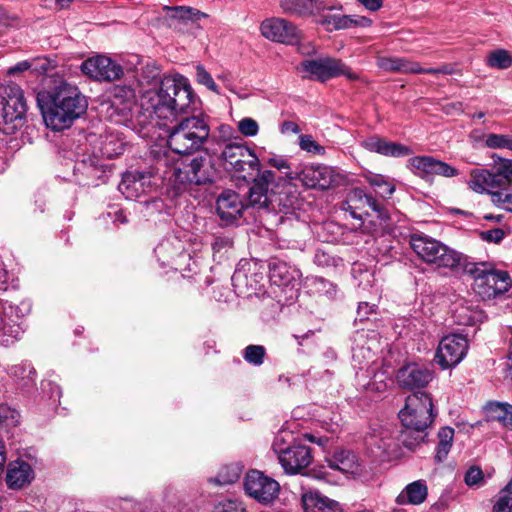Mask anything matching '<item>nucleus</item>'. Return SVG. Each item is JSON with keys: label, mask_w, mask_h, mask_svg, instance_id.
Masks as SVG:
<instances>
[{"label": "nucleus", "mask_w": 512, "mask_h": 512, "mask_svg": "<svg viewBox=\"0 0 512 512\" xmlns=\"http://www.w3.org/2000/svg\"><path fill=\"white\" fill-rule=\"evenodd\" d=\"M138 85L142 87L139 106L135 88L130 85L114 86L112 106L121 115L129 116L126 125L142 137L148 135L149 126L161 125L156 119H174L197 104L188 79L180 74L161 78L158 69L147 67Z\"/></svg>", "instance_id": "obj_1"}, {"label": "nucleus", "mask_w": 512, "mask_h": 512, "mask_svg": "<svg viewBox=\"0 0 512 512\" xmlns=\"http://www.w3.org/2000/svg\"><path fill=\"white\" fill-rule=\"evenodd\" d=\"M47 127L54 131L69 128L87 110L88 102L77 86L61 82L50 91L46 99L38 98Z\"/></svg>", "instance_id": "obj_2"}, {"label": "nucleus", "mask_w": 512, "mask_h": 512, "mask_svg": "<svg viewBox=\"0 0 512 512\" xmlns=\"http://www.w3.org/2000/svg\"><path fill=\"white\" fill-rule=\"evenodd\" d=\"M197 104L190 112L194 113L199 109L200 100L195 95ZM184 113H179L174 119H166L175 122L174 125L167 128V145L169 149L178 155H187L199 150L208 140L210 127L203 115H191L181 117Z\"/></svg>", "instance_id": "obj_3"}, {"label": "nucleus", "mask_w": 512, "mask_h": 512, "mask_svg": "<svg viewBox=\"0 0 512 512\" xmlns=\"http://www.w3.org/2000/svg\"><path fill=\"white\" fill-rule=\"evenodd\" d=\"M435 414L431 397L425 392H416L406 398L405 407L399 412L404 427L401 441L408 449H414L426 437V429L432 424Z\"/></svg>", "instance_id": "obj_4"}, {"label": "nucleus", "mask_w": 512, "mask_h": 512, "mask_svg": "<svg viewBox=\"0 0 512 512\" xmlns=\"http://www.w3.org/2000/svg\"><path fill=\"white\" fill-rule=\"evenodd\" d=\"M412 250L425 263L459 273L466 256L425 234H413L409 240Z\"/></svg>", "instance_id": "obj_5"}, {"label": "nucleus", "mask_w": 512, "mask_h": 512, "mask_svg": "<svg viewBox=\"0 0 512 512\" xmlns=\"http://www.w3.org/2000/svg\"><path fill=\"white\" fill-rule=\"evenodd\" d=\"M22 89L16 84L0 87V129L12 134L22 126L26 113Z\"/></svg>", "instance_id": "obj_6"}, {"label": "nucleus", "mask_w": 512, "mask_h": 512, "mask_svg": "<svg viewBox=\"0 0 512 512\" xmlns=\"http://www.w3.org/2000/svg\"><path fill=\"white\" fill-rule=\"evenodd\" d=\"M220 159L225 170L245 180L252 179L259 172L258 157L244 143H226L221 150Z\"/></svg>", "instance_id": "obj_7"}, {"label": "nucleus", "mask_w": 512, "mask_h": 512, "mask_svg": "<svg viewBox=\"0 0 512 512\" xmlns=\"http://www.w3.org/2000/svg\"><path fill=\"white\" fill-rule=\"evenodd\" d=\"M460 272L474 275V290L482 298H492L503 294L511 287V279L507 272L478 267L466 261L460 268Z\"/></svg>", "instance_id": "obj_8"}, {"label": "nucleus", "mask_w": 512, "mask_h": 512, "mask_svg": "<svg viewBox=\"0 0 512 512\" xmlns=\"http://www.w3.org/2000/svg\"><path fill=\"white\" fill-rule=\"evenodd\" d=\"M171 178L181 184L203 185L211 183L216 175L212 158L205 154L194 157L186 165H175L170 169Z\"/></svg>", "instance_id": "obj_9"}, {"label": "nucleus", "mask_w": 512, "mask_h": 512, "mask_svg": "<svg viewBox=\"0 0 512 512\" xmlns=\"http://www.w3.org/2000/svg\"><path fill=\"white\" fill-rule=\"evenodd\" d=\"M272 447L287 474L300 473L312 461L311 449L305 444L294 443L284 447L281 439L277 437Z\"/></svg>", "instance_id": "obj_10"}, {"label": "nucleus", "mask_w": 512, "mask_h": 512, "mask_svg": "<svg viewBox=\"0 0 512 512\" xmlns=\"http://www.w3.org/2000/svg\"><path fill=\"white\" fill-rule=\"evenodd\" d=\"M301 68L310 79L322 82L340 75L350 81L359 79V75L350 70L342 61L330 57L305 60L301 63Z\"/></svg>", "instance_id": "obj_11"}, {"label": "nucleus", "mask_w": 512, "mask_h": 512, "mask_svg": "<svg viewBox=\"0 0 512 512\" xmlns=\"http://www.w3.org/2000/svg\"><path fill=\"white\" fill-rule=\"evenodd\" d=\"M245 492L260 503H271L279 494V483L260 471L252 470L246 474Z\"/></svg>", "instance_id": "obj_12"}, {"label": "nucleus", "mask_w": 512, "mask_h": 512, "mask_svg": "<svg viewBox=\"0 0 512 512\" xmlns=\"http://www.w3.org/2000/svg\"><path fill=\"white\" fill-rule=\"evenodd\" d=\"M468 340L462 334H449L438 345L436 358L442 368L458 365L466 356Z\"/></svg>", "instance_id": "obj_13"}, {"label": "nucleus", "mask_w": 512, "mask_h": 512, "mask_svg": "<svg viewBox=\"0 0 512 512\" xmlns=\"http://www.w3.org/2000/svg\"><path fill=\"white\" fill-rule=\"evenodd\" d=\"M263 37L270 41L283 44H297L301 38V32L291 22L283 18H269L264 20L260 26Z\"/></svg>", "instance_id": "obj_14"}, {"label": "nucleus", "mask_w": 512, "mask_h": 512, "mask_svg": "<svg viewBox=\"0 0 512 512\" xmlns=\"http://www.w3.org/2000/svg\"><path fill=\"white\" fill-rule=\"evenodd\" d=\"M408 167L416 175L430 180L439 175L451 178L458 175V170L446 162L431 156H415L408 160Z\"/></svg>", "instance_id": "obj_15"}, {"label": "nucleus", "mask_w": 512, "mask_h": 512, "mask_svg": "<svg viewBox=\"0 0 512 512\" xmlns=\"http://www.w3.org/2000/svg\"><path fill=\"white\" fill-rule=\"evenodd\" d=\"M81 70L97 81H114L123 75V68L119 64L102 55L85 60L81 65Z\"/></svg>", "instance_id": "obj_16"}, {"label": "nucleus", "mask_w": 512, "mask_h": 512, "mask_svg": "<svg viewBox=\"0 0 512 512\" xmlns=\"http://www.w3.org/2000/svg\"><path fill=\"white\" fill-rule=\"evenodd\" d=\"M291 180H300L307 188L327 189L332 183V171L327 166L305 165L300 171L288 172Z\"/></svg>", "instance_id": "obj_17"}, {"label": "nucleus", "mask_w": 512, "mask_h": 512, "mask_svg": "<svg viewBox=\"0 0 512 512\" xmlns=\"http://www.w3.org/2000/svg\"><path fill=\"white\" fill-rule=\"evenodd\" d=\"M244 208L239 194L231 190L223 191L216 201L217 213L220 219L227 224L239 219Z\"/></svg>", "instance_id": "obj_18"}, {"label": "nucleus", "mask_w": 512, "mask_h": 512, "mask_svg": "<svg viewBox=\"0 0 512 512\" xmlns=\"http://www.w3.org/2000/svg\"><path fill=\"white\" fill-rule=\"evenodd\" d=\"M163 10L167 13L166 25L175 30H183L189 22L198 23L202 18L208 17L207 14L186 6H164Z\"/></svg>", "instance_id": "obj_19"}, {"label": "nucleus", "mask_w": 512, "mask_h": 512, "mask_svg": "<svg viewBox=\"0 0 512 512\" xmlns=\"http://www.w3.org/2000/svg\"><path fill=\"white\" fill-rule=\"evenodd\" d=\"M396 378L401 387L414 389L427 385L432 379V374L417 364H408L398 370Z\"/></svg>", "instance_id": "obj_20"}, {"label": "nucleus", "mask_w": 512, "mask_h": 512, "mask_svg": "<svg viewBox=\"0 0 512 512\" xmlns=\"http://www.w3.org/2000/svg\"><path fill=\"white\" fill-rule=\"evenodd\" d=\"M275 174L266 170L263 171L258 178L254 180L248 196V205L255 209H266L269 203L268 189L273 183Z\"/></svg>", "instance_id": "obj_21"}, {"label": "nucleus", "mask_w": 512, "mask_h": 512, "mask_svg": "<svg viewBox=\"0 0 512 512\" xmlns=\"http://www.w3.org/2000/svg\"><path fill=\"white\" fill-rule=\"evenodd\" d=\"M304 512H343L341 504L318 491H307L301 497Z\"/></svg>", "instance_id": "obj_22"}, {"label": "nucleus", "mask_w": 512, "mask_h": 512, "mask_svg": "<svg viewBox=\"0 0 512 512\" xmlns=\"http://www.w3.org/2000/svg\"><path fill=\"white\" fill-rule=\"evenodd\" d=\"M280 7L285 13L299 16L316 15L332 9L326 4V0H281Z\"/></svg>", "instance_id": "obj_23"}, {"label": "nucleus", "mask_w": 512, "mask_h": 512, "mask_svg": "<svg viewBox=\"0 0 512 512\" xmlns=\"http://www.w3.org/2000/svg\"><path fill=\"white\" fill-rule=\"evenodd\" d=\"M361 146L370 152L384 156L402 157L410 154V149L402 144L390 142L379 136H371L361 142Z\"/></svg>", "instance_id": "obj_24"}, {"label": "nucleus", "mask_w": 512, "mask_h": 512, "mask_svg": "<svg viewBox=\"0 0 512 512\" xmlns=\"http://www.w3.org/2000/svg\"><path fill=\"white\" fill-rule=\"evenodd\" d=\"M34 478V471L25 461H14L9 464L6 474V483L10 489H21Z\"/></svg>", "instance_id": "obj_25"}, {"label": "nucleus", "mask_w": 512, "mask_h": 512, "mask_svg": "<svg viewBox=\"0 0 512 512\" xmlns=\"http://www.w3.org/2000/svg\"><path fill=\"white\" fill-rule=\"evenodd\" d=\"M106 166L102 160H89V167H85V161H76L74 165V174L79 177V182L83 185H98V180L105 177Z\"/></svg>", "instance_id": "obj_26"}, {"label": "nucleus", "mask_w": 512, "mask_h": 512, "mask_svg": "<svg viewBox=\"0 0 512 512\" xmlns=\"http://www.w3.org/2000/svg\"><path fill=\"white\" fill-rule=\"evenodd\" d=\"M301 275L298 268L284 261L274 260L270 263V280L277 286L293 285L300 279Z\"/></svg>", "instance_id": "obj_27"}, {"label": "nucleus", "mask_w": 512, "mask_h": 512, "mask_svg": "<svg viewBox=\"0 0 512 512\" xmlns=\"http://www.w3.org/2000/svg\"><path fill=\"white\" fill-rule=\"evenodd\" d=\"M428 495V487L424 480H417L408 484L396 497L398 505H420Z\"/></svg>", "instance_id": "obj_28"}, {"label": "nucleus", "mask_w": 512, "mask_h": 512, "mask_svg": "<svg viewBox=\"0 0 512 512\" xmlns=\"http://www.w3.org/2000/svg\"><path fill=\"white\" fill-rule=\"evenodd\" d=\"M467 186L476 193H486L490 189L498 188L499 182H496L493 172L487 169L476 168L470 171Z\"/></svg>", "instance_id": "obj_29"}, {"label": "nucleus", "mask_w": 512, "mask_h": 512, "mask_svg": "<svg viewBox=\"0 0 512 512\" xmlns=\"http://www.w3.org/2000/svg\"><path fill=\"white\" fill-rule=\"evenodd\" d=\"M328 464L332 469L343 473L356 474L359 472L360 461L356 454L350 450L336 451L329 459Z\"/></svg>", "instance_id": "obj_30"}, {"label": "nucleus", "mask_w": 512, "mask_h": 512, "mask_svg": "<svg viewBox=\"0 0 512 512\" xmlns=\"http://www.w3.org/2000/svg\"><path fill=\"white\" fill-rule=\"evenodd\" d=\"M485 410L489 420L498 421L504 427L512 429V405L493 402L489 403Z\"/></svg>", "instance_id": "obj_31"}, {"label": "nucleus", "mask_w": 512, "mask_h": 512, "mask_svg": "<svg viewBox=\"0 0 512 512\" xmlns=\"http://www.w3.org/2000/svg\"><path fill=\"white\" fill-rule=\"evenodd\" d=\"M138 179V173L135 171L126 172L123 175L118 189L127 199H136L144 194L143 184Z\"/></svg>", "instance_id": "obj_32"}, {"label": "nucleus", "mask_w": 512, "mask_h": 512, "mask_svg": "<svg viewBox=\"0 0 512 512\" xmlns=\"http://www.w3.org/2000/svg\"><path fill=\"white\" fill-rule=\"evenodd\" d=\"M494 159L493 174L499 187L504 185H512V159L501 157H492Z\"/></svg>", "instance_id": "obj_33"}, {"label": "nucleus", "mask_w": 512, "mask_h": 512, "mask_svg": "<svg viewBox=\"0 0 512 512\" xmlns=\"http://www.w3.org/2000/svg\"><path fill=\"white\" fill-rule=\"evenodd\" d=\"M8 374L23 386H29L34 383L36 372L30 363L22 362L10 366Z\"/></svg>", "instance_id": "obj_34"}, {"label": "nucleus", "mask_w": 512, "mask_h": 512, "mask_svg": "<svg viewBox=\"0 0 512 512\" xmlns=\"http://www.w3.org/2000/svg\"><path fill=\"white\" fill-rule=\"evenodd\" d=\"M438 445L436 448L435 459L438 462L444 461L452 447L453 439H454V429L451 427H443L438 432Z\"/></svg>", "instance_id": "obj_35"}, {"label": "nucleus", "mask_w": 512, "mask_h": 512, "mask_svg": "<svg viewBox=\"0 0 512 512\" xmlns=\"http://www.w3.org/2000/svg\"><path fill=\"white\" fill-rule=\"evenodd\" d=\"M485 62L490 68L505 70L512 66V55L506 49H495L487 54Z\"/></svg>", "instance_id": "obj_36"}, {"label": "nucleus", "mask_w": 512, "mask_h": 512, "mask_svg": "<svg viewBox=\"0 0 512 512\" xmlns=\"http://www.w3.org/2000/svg\"><path fill=\"white\" fill-rule=\"evenodd\" d=\"M242 473V466L238 463H232L228 465H224L219 470L217 476L211 481L218 485H228L235 483Z\"/></svg>", "instance_id": "obj_37"}, {"label": "nucleus", "mask_w": 512, "mask_h": 512, "mask_svg": "<svg viewBox=\"0 0 512 512\" xmlns=\"http://www.w3.org/2000/svg\"><path fill=\"white\" fill-rule=\"evenodd\" d=\"M453 317L459 325H474L480 318V312L470 306L459 304L453 310Z\"/></svg>", "instance_id": "obj_38"}, {"label": "nucleus", "mask_w": 512, "mask_h": 512, "mask_svg": "<svg viewBox=\"0 0 512 512\" xmlns=\"http://www.w3.org/2000/svg\"><path fill=\"white\" fill-rule=\"evenodd\" d=\"M319 23L327 30H338L352 27V17L341 14H322Z\"/></svg>", "instance_id": "obj_39"}, {"label": "nucleus", "mask_w": 512, "mask_h": 512, "mask_svg": "<svg viewBox=\"0 0 512 512\" xmlns=\"http://www.w3.org/2000/svg\"><path fill=\"white\" fill-rule=\"evenodd\" d=\"M365 179L370 185L377 187L378 193L384 198L390 197L395 191V186L382 175L368 173Z\"/></svg>", "instance_id": "obj_40"}, {"label": "nucleus", "mask_w": 512, "mask_h": 512, "mask_svg": "<svg viewBox=\"0 0 512 512\" xmlns=\"http://www.w3.org/2000/svg\"><path fill=\"white\" fill-rule=\"evenodd\" d=\"M20 413L7 403L0 404V425L5 428L16 427L20 423Z\"/></svg>", "instance_id": "obj_41"}, {"label": "nucleus", "mask_w": 512, "mask_h": 512, "mask_svg": "<svg viewBox=\"0 0 512 512\" xmlns=\"http://www.w3.org/2000/svg\"><path fill=\"white\" fill-rule=\"evenodd\" d=\"M485 147L512 151V135L490 133L484 137Z\"/></svg>", "instance_id": "obj_42"}, {"label": "nucleus", "mask_w": 512, "mask_h": 512, "mask_svg": "<svg viewBox=\"0 0 512 512\" xmlns=\"http://www.w3.org/2000/svg\"><path fill=\"white\" fill-rule=\"evenodd\" d=\"M371 447L377 448L382 454H389L394 446V440L387 431L381 432L379 435L372 434L367 439Z\"/></svg>", "instance_id": "obj_43"}, {"label": "nucleus", "mask_w": 512, "mask_h": 512, "mask_svg": "<svg viewBox=\"0 0 512 512\" xmlns=\"http://www.w3.org/2000/svg\"><path fill=\"white\" fill-rule=\"evenodd\" d=\"M243 358L246 362L254 366H260L264 362L266 350L262 345H248L243 350Z\"/></svg>", "instance_id": "obj_44"}, {"label": "nucleus", "mask_w": 512, "mask_h": 512, "mask_svg": "<svg viewBox=\"0 0 512 512\" xmlns=\"http://www.w3.org/2000/svg\"><path fill=\"white\" fill-rule=\"evenodd\" d=\"M154 253L162 261V264H166L178 253V249L174 247L173 241L166 239L156 246Z\"/></svg>", "instance_id": "obj_45"}, {"label": "nucleus", "mask_w": 512, "mask_h": 512, "mask_svg": "<svg viewBox=\"0 0 512 512\" xmlns=\"http://www.w3.org/2000/svg\"><path fill=\"white\" fill-rule=\"evenodd\" d=\"M299 147L301 150L313 155L325 154V148L318 144L313 137L308 134H301L299 136Z\"/></svg>", "instance_id": "obj_46"}, {"label": "nucleus", "mask_w": 512, "mask_h": 512, "mask_svg": "<svg viewBox=\"0 0 512 512\" xmlns=\"http://www.w3.org/2000/svg\"><path fill=\"white\" fill-rule=\"evenodd\" d=\"M195 77L198 84L205 86L207 89L215 92L216 94H220L218 86L216 85L211 74L204 68V66L200 64L196 66Z\"/></svg>", "instance_id": "obj_47"}, {"label": "nucleus", "mask_w": 512, "mask_h": 512, "mask_svg": "<svg viewBox=\"0 0 512 512\" xmlns=\"http://www.w3.org/2000/svg\"><path fill=\"white\" fill-rule=\"evenodd\" d=\"M396 70L397 73L404 74H424L425 72V68H422L418 62L404 57L398 58V65Z\"/></svg>", "instance_id": "obj_48"}, {"label": "nucleus", "mask_w": 512, "mask_h": 512, "mask_svg": "<svg viewBox=\"0 0 512 512\" xmlns=\"http://www.w3.org/2000/svg\"><path fill=\"white\" fill-rule=\"evenodd\" d=\"M124 151V145L122 142L114 139L113 137H106L102 146V154L107 158H113Z\"/></svg>", "instance_id": "obj_49"}, {"label": "nucleus", "mask_w": 512, "mask_h": 512, "mask_svg": "<svg viewBox=\"0 0 512 512\" xmlns=\"http://www.w3.org/2000/svg\"><path fill=\"white\" fill-rule=\"evenodd\" d=\"M466 485L469 487H479L484 484V475L482 470L477 466L470 467L464 477Z\"/></svg>", "instance_id": "obj_50"}, {"label": "nucleus", "mask_w": 512, "mask_h": 512, "mask_svg": "<svg viewBox=\"0 0 512 512\" xmlns=\"http://www.w3.org/2000/svg\"><path fill=\"white\" fill-rule=\"evenodd\" d=\"M491 199L496 206L512 213V191L494 192L491 194Z\"/></svg>", "instance_id": "obj_51"}, {"label": "nucleus", "mask_w": 512, "mask_h": 512, "mask_svg": "<svg viewBox=\"0 0 512 512\" xmlns=\"http://www.w3.org/2000/svg\"><path fill=\"white\" fill-rule=\"evenodd\" d=\"M237 127L239 132L247 137H253L257 135L259 131L258 123L250 117H246L240 120Z\"/></svg>", "instance_id": "obj_52"}, {"label": "nucleus", "mask_w": 512, "mask_h": 512, "mask_svg": "<svg viewBox=\"0 0 512 512\" xmlns=\"http://www.w3.org/2000/svg\"><path fill=\"white\" fill-rule=\"evenodd\" d=\"M135 173H138V180H140L139 182L143 184L144 194L151 191L157 185V180L160 178L151 171H135Z\"/></svg>", "instance_id": "obj_53"}, {"label": "nucleus", "mask_w": 512, "mask_h": 512, "mask_svg": "<svg viewBox=\"0 0 512 512\" xmlns=\"http://www.w3.org/2000/svg\"><path fill=\"white\" fill-rule=\"evenodd\" d=\"M398 58L399 57L378 56L376 58V65L385 72L397 73L396 67L398 65Z\"/></svg>", "instance_id": "obj_54"}, {"label": "nucleus", "mask_w": 512, "mask_h": 512, "mask_svg": "<svg viewBox=\"0 0 512 512\" xmlns=\"http://www.w3.org/2000/svg\"><path fill=\"white\" fill-rule=\"evenodd\" d=\"M214 512H245V508L237 500H226L217 504Z\"/></svg>", "instance_id": "obj_55"}, {"label": "nucleus", "mask_w": 512, "mask_h": 512, "mask_svg": "<svg viewBox=\"0 0 512 512\" xmlns=\"http://www.w3.org/2000/svg\"><path fill=\"white\" fill-rule=\"evenodd\" d=\"M268 164L270 166L278 169L279 171L284 172L286 175L288 172H293L291 170V167H290L287 159H285L283 156H273V157L269 158Z\"/></svg>", "instance_id": "obj_56"}, {"label": "nucleus", "mask_w": 512, "mask_h": 512, "mask_svg": "<svg viewBox=\"0 0 512 512\" xmlns=\"http://www.w3.org/2000/svg\"><path fill=\"white\" fill-rule=\"evenodd\" d=\"M504 231L496 228L481 233L482 239L487 242L499 243L504 238Z\"/></svg>", "instance_id": "obj_57"}, {"label": "nucleus", "mask_w": 512, "mask_h": 512, "mask_svg": "<svg viewBox=\"0 0 512 512\" xmlns=\"http://www.w3.org/2000/svg\"><path fill=\"white\" fill-rule=\"evenodd\" d=\"M455 73V67L451 64H443L437 68H425L424 74H443V75H451Z\"/></svg>", "instance_id": "obj_58"}, {"label": "nucleus", "mask_w": 512, "mask_h": 512, "mask_svg": "<svg viewBox=\"0 0 512 512\" xmlns=\"http://www.w3.org/2000/svg\"><path fill=\"white\" fill-rule=\"evenodd\" d=\"M31 68H32V63L27 61V60H24V61L18 62L14 66L10 67L7 70V74L9 76H14V75H17V74L22 73L24 71H27V70H29Z\"/></svg>", "instance_id": "obj_59"}, {"label": "nucleus", "mask_w": 512, "mask_h": 512, "mask_svg": "<svg viewBox=\"0 0 512 512\" xmlns=\"http://www.w3.org/2000/svg\"><path fill=\"white\" fill-rule=\"evenodd\" d=\"M375 309V305H370L367 302H361L358 306L357 310V316L360 321H363L364 319L368 318V315L373 313Z\"/></svg>", "instance_id": "obj_60"}, {"label": "nucleus", "mask_w": 512, "mask_h": 512, "mask_svg": "<svg viewBox=\"0 0 512 512\" xmlns=\"http://www.w3.org/2000/svg\"><path fill=\"white\" fill-rule=\"evenodd\" d=\"M280 131L282 134H298L300 133L301 129L298 124L293 121H284L280 126Z\"/></svg>", "instance_id": "obj_61"}, {"label": "nucleus", "mask_w": 512, "mask_h": 512, "mask_svg": "<svg viewBox=\"0 0 512 512\" xmlns=\"http://www.w3.org/2000/svg\"><path fill=\"white\" fill-rule=\"evenodd\" d=\"M372 356H373V353L370 348H367L365 350L364 347H356L353 349V358L355 360L359 359L360 357H363V358H366L369 360L372 358Z\"/></svg>", "instance_id": "obj_62"}, {"label": "nucleus", "mask_w": 512, "mask_h": 512, "mask_svg": "<svg viewBox=\"0 0 512 512\" xmlns=\"http://www.w3.org/2000/svg\"><path fill=\"white\" fill-rule=\"evenodd\" d=\"M366 9L377 11L382 7L383 0H358Z\"/></svg>", "instance_id": "obj_63"}, {"label": "nucleus", "mask_w": 512, "mask_h": 512, "mask_svg": "<svg viewBox=\"0 0 512 512\" xmlns=\"http://www.w3.org/2000/svg\"><path fill=\"white\" fill-rule=\"evenodd\" d=\"M9 273L5 268L3 261L0 259V289H5V285L8 283Z\"/></svg>", "instance_id": "obj_64"}]
</instances>
